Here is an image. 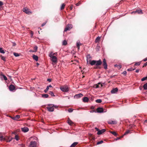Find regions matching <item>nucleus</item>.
Segmentation results:
<instances>
[{
	"label": "nucleus",
	"instance_id": "72a5a7b5",
	"mask_svg": "<svg viewBox=\"0 0 147 147\" xmlns=\"http://www.w3.org/2000/svg\"><path fill=\"white\" fill-rule=\"evenodd\" d=\"M143 87L144 90H147V83L145 84L144 85Z\"/></svg>",
	"mask_w": 147,
	"mask_h": 147
},
{
	"label": "nucleus",
	"instance_id": "bb28decb",
	"mask_svg": "<svg viewBox=\"0 0 147 147\" xmlns=\"http://www.w3.org/2000/svg\"><path fill=\"white\" fill-rule=\"evenodd\" d=\"M37 49H38L37 47L36 46H35L34 47V50H33L32 51V52H36L37 51Z\"/></svg>",
	"mask_w": 147,
	"mask_h": 147
},
{
	"label": "nucleus",
	"instance_id": "37998d69",
	"mask_svg": "<svg viewBox=\"0 0 147 147\" xmlns=\"http://www.w3.org/2000/svg\"><path fill=\"white\" fill-rule=\"evenodd\" d=\"M49 94L52 96H55V95H54L52 91H50Z\"/></svg>",
	"mask_w": 147,
	"mask_h": 147
},
{
	"label": "nucleus",
	"instance_id": "79ce46f5",
	"mask_svg": "<svg viewBox=\"0 0 147 147\" xmlns=\"http://www.w3.org/2000/svg\"><path fill=\"white\" fill-rule=\"evenodd\" d=\"M53 52H51V53H50L49 55V56L50 57H51L52 56H53Z\"/></svg>",
	"mask_w": 147,
	"mask_h": 147
},
{
	"label": "nucleus",
	"instance_id": "f704fd0d",
	"mask_svg": "<svg viewBox=\"0 0 147 147\" xmlns=\"http://www.w3.org/2000/svg\"><path fill=\"white\" fill-rule=\"evenodd\" d=\"M115 66L118 67L119 69H120L121 67V65H115Z\"/></svg>",
	"mask_w": 147,
	"mask_h": 147
},
{
	"label": "nucleus",
	"instance_id": "1a4fd4ad",
	"mask_svg": "<svg viewBox=\"0 0 147 147\" xmlns=\"http://www.w3.org/2000/svg\"><path fill=\"white\" fill-rule=\"evenodd\" d=\"M51 58V61L55 63H57V58L55 56H52Z\"/></svg>",
	"mask_w": 147,
	"mask_h": 147
},
{
	"label": "nucleus",
	"instance_id": "f257e3e1",
	"mask_svg": "<svg viewBox=\"0 0 147 147\" xmlns=\"http://www.w3.org/2000/svg\"><path fill=\"white\" fill-rule=\"evenodd\" d=\"M89 63L92 66L95 65L99 66L102 64V62L100 59L98 60H91L89 59Z\"/></svg>",
	"mask_w": 147,
	"mask_h": 147
},
{
	"label": "nucleus",
	"instance_id": "aec40b11",
	"mask_svg": "<svg viewBox=\"0 0 147 147\" xmlns=\"http://www.w3.org/2000/svg\"><path fill=\"white\" fill-rule=\"evenodd\" d=\"M32 57L36 61H37L38 60V57L37 56L34 55L32 56Z\"/></svg>",
	"mask_w": 147,
	"mask_h": 147
},
{
	"label": "nucleus",
	"instance_id": "3c124183",
	"mask_svg": "<svg viewBox=\"0 0 147 147\" xmlns=\"http://www.w3.org/2000/svg\"><path fill=\"white\" fill-rule=\"evenodd\" d=\"M1 59L4 61H5V57H4L1 56Z\"/></svg>",
	"mask_w": 147,
	"mask_h": 147
},
{
	"label": "nucleus",
	"instance_id": "9b49d317",
	"mask_svg": "<svg viewBox=\"0 0 147 147\" xmlns=\"http://www.w3.org/2000/svg\"><path fill=\"white\" fill-rule=\"evenodd\" d=\"M103 109L101 107H98L96 109L97 112L98 113H102L103 112Z\"/></svg>",
	"mask_w": 147,
	"mask_h": 147
},
{
	"label": "nucleus",
	"instance_id": "7c9ffc66",
	"mask_svg": "<svg viewBox=\"0 0 147 147\" xmlns=\"http://www.w3.org/2000/svg\"><path fill=\"white\" fill-rule=\"evenodd\" d=\"M65 5L64 3H63L61 7V10H62L64 9L65 6Z\"/></svg>",
	"mask_w": 147,
	"mask_h": 147
},
{
	"label": "nucleus",
	"instance_id": "f03ea898",
	"mask_svg": "<svg viewBox=\"0 0 147 147\" xmlns=\"http://www.w3.org/2000/svg\"><path fill=\"white\" fill-rule=\"evenodd\" d=\"M47 107H46L47 110L50 112H53L54 111V108H57L58 106L55 105L53 104H49L47 105Z\"/></svg>",
	"mask_w": 147,
	"mask_h": 147
},
{
	"label": "nucleus",
	"instance_id": "f3484780",
	"mask_svg": "<svg viewBox=\"0 0 147 147\" xmlns=\"http://www.w3.org/2000/svg\"><path fill=\"white\" fill-rule=\"evenodd\" d=\"M83 96L82 94H77L75 95L74 96V97L76 98H79L81 97H82Z\"/></svg>",
	"mask_w": 147,
	"mask_h": 147
},
{
	"label": "nucleus",
	"instance_id": "a19ab883",
	"mask_svg": "<svg viewBox=\"0 0 147 147\" xmlns=\"http://www.w3.org/2000/svg\"><path fill=\"white\" fill-rule=\"evenodd\" d=\"M135 69V68L134 69V68H130L129 69H127V71H130L134 70Z\"/></svg>",
	"mask_w": 147,
	"mask_h": 147
},
{
	"label": "nucleus",
	"instance_id": "6e6d98bb",
	"mask_svg": "<svg viewBox=\"0 0 147 147\" xmlns=\"http://www.w3.org/2000/svg\"><path fill=\"white\" fill-rule=\"evenodd\" d=\"M47 22H44L43 23H42V24L41 25V26H44L45 24H46Z\"/></svg>",
	"mask_w": 147,
	"mask_h": 147
},
{
	"label": "nucleus",
	"instance_id": "58836bf2",
	"mask_svg": "<svg viewBox=\"0 0 147 147\" xmlns=\"http://www.w3.org/2000/svg\"><path fill=\"white\" fill-rule=\"evenodd\" d=\"M67 44V41L65 40H64L63 42V45H66Z\"/></svg>",
	"mask_w": 147,
	"mask_h": 147
},
{
	"label": "nucleus",
	"instance_id": "b1692460",
	"mask_svg": "<svg viewBox=\"0 0 147 147\" xmlns=\"http://www.w3.org/2000/svg\"><path fill=\"white\" fill-rule=\"evenodd\" d=\"M49 95L47 94H42V96L43 98H47L49 97Z\"/></svg>",
	"mask_w": 147,
	"mask_h": 147
},
{
	"label": "nucleus",
	"instance_id": "ddd939ff",
	"mask_svg": "<svg viewBox=\"0 0 147 147\" xmlns=\"http://www.w3.org/2000/svg\"><path fill=\"white\" fill-rule=\"evenodd\" d=\"M15 87L12 84L10 85L9 87V90L11 91H13L15 90Z\"/></svg>",
	"mask_w": 147,
	"mask_h": 147
},
{
	"label": "nucleus",
	"instance_id": "cd10ccee",
	"mask_svg": "<svg viewBox=\"0 0 147 147\" xmlns=\"http://www.w3.org/2000/svg\"><path fill=\"white\" fill-rule=\"evenodd\" d=\"M77 47L78 48V49H80V46L82 45V44L80 43V42H77Z\"/></svg>",
	"mask_w": 147,
	"mask_h": 147
},
{
	"label": "nucleus",
	"instance_id": "dca6fc26",
	"mask_svg": "<svg viewBox=\"0 0 147 147\" xmlns=\"http://www.w3.org/2000/svg\"><path fill=\"white\" fill-rule=\"evenodd\" d=\"M108 122L110 124H114L117 123L115 121L109 120L108 121Z\"/></svg>",
	"mask_w": 147,
	"mask_h": 147
},
{
	"label": "nucleus",
	"instance_id": "bf43d9fd",
	"mask_svg": "<svg viewBox=\"0 0 147 147\" xmlns=\"http://www.w3.org/2000/svg\"><path fill=\"white\" fill-rule=\"evenodd\" d=\"M90 113L96 112V111L94 110H92L90 111Z\"/></svg>",
	"mask_w": 147,
	"mask_h": 147
},
{
	"label": "nucleus",
	"instance_id": "8fccbe9b",
	"mask_svg": "<svg viewBox=\"0 0 147 147\" xmlns=\"http://www.w3.org/2000/svg\"><path fill=\"white\" fill-rule=\"evenodd\" d=\"M103 142V141L102 140H101L100 141L97 142V144H101Z\"/></svg>",
	"mask_w": 147,
	"mask_h": 147
},
{
	"label": "nucleus",
	"instance_id": "473e14b6",
	"mask_svg": "<svg viewBox=\"0 0 147 147\" xmlns=\"http://www.w3.org/2000/svg\"><path fill=\"white\" fill-rule=\"evenodd\" d=\"M95 102L97 103H100L102 102V101L101 99H98L96 100Z\"/></svg>",
	"mask_w": 147,
	"mask_h": 147
},
{
	"label": "nucleus",
	"instance_id": "0eeeda50",
	"mask_svg": "<svg viewBox=\"0 0 147 147\" xmlns=\"http://www.w3.org/2000/svg\"><path fill=\"white\" fill-rule=\"evenodd\" d=\"M103 66L105 69H107V65L106 62V60L105 59H104L103 60Z\"/></svg>",
	"mask_w": 147,
	"mask_h": 147
},
{
	"label": "nucleus",
	"instance_id": "680f3d73",
	"mask_svg": "<svg viewBox=\"0 0 147 147\" xmlns=\"http://www.w3.org/2000/svg\"><path fill=\"white\" fill-rule=\"evenodd\" d=\"M139 69H137L136 71V73H138L139 72Z\"/></svg>",
	"mask_w": 147,
	"mask_h": 147
},
{
	"label": "nucleus",
	"instance_id": "4468645a",
	"mask_svg": "<svg viewBox=\"0 0 147 147\" xmlns=\"http://www.w3.org/2000/svg\"><path fill=\"white\" fill-rule=\"evenodd\" d=\"M22 131L24 132H26L29 131V129L26 127L21 128Z\"/></svg>",
	"mask_w": 147,
	"mask_h": 147
},
{
	"label": "nucleus",
	"instance_id": "0e129e2a",
	"mask_svg": "<svg viewBox=\"0 0 147 147\" xmlns=\"http://www.w3.org/2000/svg\"><path fill=\"white\" fill-rule=\"evenodd\" d=\"M16 44L15 43H13L12 46H16Z\"/></svg>",
	"mask_w": 147,
	"mask_h": 147
},
{
	"label": "nucleus",
	"instance_id": "ea45409f",
	"mask_svg": "<svg viewBox=\"0 0 147 147\" xmlns=\"http://www.w3.org/2000/svg\"><path fill=\"white\" fill-rule=\"evenodd\" d=\"M91 58V57L90 55H88L87 57V63L88 62V60H89Z\"/></svg>",
	"mask_w": 147,
	"mask_h": 147
},
{
	"label": "nucleus",
	"instance_id": "052dcab7",
	"mask_svg": "<svg viewBox=\"0 0 147 147\" xmlns=\"http://www.w3.org/2000/svg\"><path fill=\"white\" fill-rule=\"evenodd\" d=\"M143 61H147V58L144 59H143Z\"/></svg>",
	"mask_w": 147,
	"mask_h": 147
},
{
	"label": "nucleus",
	"instance_id": "a878e982",
	"mask_svg": "<svg viewBox=\"0 0 147 147\" xmlns=\"http://www.w3.org/2000/svg\"><path fill=\"white\" fill-rule=\"evenodd\" d=\"M12 134H14V135H15V138H19V136H18V135L16 133V132H13L12 133Z\"/></svg>",
	"mask_w": 147,
	"mask_h": 147
},
{
	"label": "nucleus",
	"instance_id": "13d9d810",
	"mask_svg": "<svg viewBox=\"0 0 147 147\" xmlns=\"http://www.w3.org/2000/svg\"><path fill=\"white\" fill-rule=\"evenodd\" d=\"M51 79H47V81L49 82H50L51 81Z\"/></svg>",
	"mask_w": 147,
	"mask_h": 147
},
{
	"label": "nucleus",
	"instance_id": "39448f33",
	"mask_svg": "<svg viewBox=\"0 0 147 147\" xmlns=\"http://www.w3.org/2000/svg\"><path fill=\"white\" fill-rule=\"evenodd\" d=\"M36 142L35 141L31 142L29 145V147H36L37 146Z\"/></svg>",
	"mask_w": 147,
	"mask_h": 147
},
{
	"label": "nucleus",
	"instance_id": "c756f323",
	"mask_svg": "<svg viewBox=\"0 0 147 147\" xmlns=\"http://www.w3.org/2000/svg\"><path fill=\"white\" fill-rule=\"evenodd\" d=\"M111 133L112 134L115 136H117V134L115 131H111Z\"/></svg>",
	"mask_w": 147,
	"mask_h": 147
},
{
	"label": "nucleus",
	"instance_id": "423d86ee",
	"mask_svg": "<svg viewBox=\"0 0 147 147\" xmlns=\"http://www.w3.org/2000/svg\"><path fill=\"white\" fill-rule=\"evenodd\" d=\"M23 10L24 12H25L27 14H29L31 13V12L29 11V9L26 7L24 8Z\"/></svg>",
	"mask_w": 147,
	"mask_h": 147
},
{
	"label": "nucleus",
	"instance_id": "9d476101",
	"mask_svg": "<svg viewBox=\"0 0 147 147\" xmlns=\"http://www.w3.org/2000/svg\"><path fill=\"white\" fill-rule=\"evenodd\" d=\"M137 13L139 14H142L143 13L141 9H136L135 11H133L131 13Z\"/></svg>",
	"mask_w": 147,
	"mask_h": 147
},
{
	"label": "nucleus",
	"instance_id": "412c9836",
	"mask_svg": "<svg viewBox=\"0 0 147 147\" xmlns=\"http://www.w3.org/2000/svg\"><path fill=\"white\" fill-rule=\"evenodd\" d=\"M67 123L70 125H71L74 124L73 122L69 118H68Z\"/></svg>",
	"mask_w": 147,
	"mask_h": 147
},
{
	"label": "nucleus",
	"instance_id": "c9c22d12",
	"mask_svg": "<svg viewBox=\"0 0 147 147\" xmlns=\"http://www.w3.org/2000/svg\"><path fill=\"white\" fill-rule=\"evenodd\" d=\"M101 68V67H100L98 66H96L94 67V69H100Z\"/></svg>",
	"mask_w": 147,
	"mask_h": 147
},
{
	"label": "nucleus",
	"instance_id": "e2e57ef3",
	"mask_svg": "<svg viewBox=\"0 0 147 147\" xmlns=\"http://www.w3.org/2000/svg\"><path fill=\"white\" fill-rule=\"evenodd\" d=\"M73 5H71V6H70V10H72L73 9Z\"/></svg>",
	"mask_w": 147,
	"mask_h": 147
},
{
	"label": "nucleus",
	"instance_id": "6e6552de",
	"mask_svg": "<svg viewBox=\"0 0 147 147\" xmlns=\"http://www.w3.org/2000/svg\"><path fill=\"white\" fill-rule=\"evenodd\" d=\"M12 138H0V141L9 142L11 141Z\"/></svg>",
	"mask_w": 147,
	"mask_h": 147
},
{
	"label": "nucleus",
	"instance_id": "09e8293b",
	"mask_svg": "<svg viewBox=\"0 0 147 147\" xmlns=\"http://www.w3.org/2000/svg\"><path fill=\"white\" fill-rule=\"evenodd\" d=\"M81 2L80 1L78 3H77L76 4V5L77 6H79L81 4Z\"/></svg>",
	"mask_w": 147,
	"mask_h": 147
},
{
	"label": "nucleus",
	"instance_id": "c85d7f7f",
	"mask_svg": "<svg viewBox=\"0 0 147 147\" xmlns=\"http://www.w3.org/2000/svg\"><path fill=\"white\" fill-rule=\"evenodd\" d=\"M20 117V116L19 115H16L15 117H14L13 119L15 120H17Z\"/></svg>",
	"mask_w": 147,
	"mask_h": 147
},
{
	"label": "nucleus",
	"instance_id": "6ab92c4d",
	"mask_svg": "<svg viewBox=\"0 0 147 147\" xmlns=\"http://www.w3.org/2000/svg\"><path fill=\"white\" fill-rule=\"evenodd\" d=\"M88 100V98L86 97H84L83 99V101L84 102H87Z\"/></svg>",
	"mask_w": 147,
	"mask_h": 147
},
{
	"label": "nucleus",
	"instance_id": "774afa93",
	"mask_svg": "<svg viewBox=\"0 0 147 147\" xmlns=\"http://www.w3.org/2000/svg\"><path fill=\"white\" fill-rule=\"evenodd\" d=\"M95 129L97 131H98V130H99V129L97 127H96L95 128Z\"/></svg>",
	"mask_w": 147,
	"mask_h": 147
},
{
	"label": "nucleus",
	"instance_id": "69168bd1",
	"mask_svg": "<svg viewBox=\"0 0 147 147\" xmlns=\"http://www.w3.org/2000/svg\"><path fill=\"white\" fill-rule=\"evenodd\" d=\"M49 87L48 86H47V88L46 89L48 91L49 90Z\"/></svg>",
	"mask_w": 147,
	"mask_h": 147
},
{
	"label": "nucleus",
	"instance_id": "a211bd4d",
	"mask_svg": "<svg viewBox=\"0 0 147 147\" xmlns=\"http://www.w3.org/2000/svg\"><path fill=\"white\" fill-rule=\"evenodd\" d=\"M118 90V89L117 88H115L112 89L111 90V92L112 93H115L117 92Z\"/></svg>",
	"mask_w": 147,
	"mask_h": 147
},
{
	"label": "nucleus",
	"instance_id": "5fc2aeb1",
	"mask_svg": "<svg viewBox=\"0 0 147 147\" xmlns=\"http://www.w3.org/2000/svg\"><path fill=\"white\" fill-rule=\"evenodd\" d=\"M127 72L126 71H124L123 73V74L125 76H126L127 74Z\"/></svg>",
	"mask_w": 147,
	"mask_h": 147
},
{
	"label": "nucleus",
	"instance_id": "2eb2a0df",
	"mask_svg": "<svg viewBox=\"0 0 147 147\" xmlns=\"http://www.w3.org/2000/svg\"><path fill=\"white\" fill-rule=\"evenodd\" d=\"M99 85H100L101 87L102 86V85L99 82L97 84H96L94 85L93 86V87L95 88H99L100 86H99Z\"/></svg>",
	"mask_w": 147,
	"mask_h": 147
},
{
	"label": "nucleus",
	"instance_id": "4d7b16f0",
	"mask_svg": "<svg viewBox=\"0 0 147 147\" xmlns=\"http://www.w3.org/2000/svg\"><path fill=\"white\" fill-rule=\"evenodd\" d=\"M147 66V62L145 63L143 66V67H146Z\"/></svg>",
	"mask_w": 147,
	"mask_h": 147
},
{
	"label": "nucleus",
	"instance_id": "20e7f679",
	"mask_svg": "<svg viewBox=\"0 0 147 147\" xmlns=\"http://www.w3.org/2000/svg\"><path fill=\"white\" fill-rule=\"evenodd\" d=\"M72 28V25L71 24H68L65 27L64 32H65L67 30H70Z\"/></svg>",
	"mask_w": 147,
	"mask_h": 147
},
{
	"label": "nucleus",
	"instance_id": "603ef678",
	"mask_svg": "<svg viewBox=\"0 0 147 147\" xmlns=\"http://www.w3.org/2000/svg\"><path fill=\"white\" fill-rule=\"evenodd\" d=\"M100 48V47L99 46H98V45H97L96 48V50L97 51H98L99 50Z\"/></svg>",
	"mask_w": 147,
	"mask_h": 147
},
{
	"label": "nucleus",
	"instance_id": "4be33fe9",
	"mask_svg": "<svg viewBox=\"0 0 147 147\" xmlns=\"http://www.w3.org/2000/svg\"><path fill=\"white\" fill-rule=\"evenodd\" d=\"M78 144V142H74L71 145L70 147H75Z\"/></svg>",
	"mask_w": 147,
	"mask_h": 147
},
{
	"label": "nucleus",
	"instance_id": "c03bdc74",
	"mask_svg": "<svg viewBox=\"0 0 147 147\" xmlns=\"http://www.w3.org/2000/svg\"><path fill=\"white\" fill-rule=\"evenodd\" d=\"M73 109L72 108H69L68 109V111L69 112H71L73 111Z\"/></svg>",
	"mask_w": 147,
	"mask_h": 147
},
{
	"label": "nucleus",
	"instance_id": "338daca9",
	"mask_svg": "<svg viewBox=\"0 0 147 147\" xmlns=\"http://www.w3.org/2000/svg\"><path fill=\"white\" fill-rule=\"evenodd\" d=\"M48 90H47L46 89H45V90H44V92H45V93H47V92Z\"/></svg>",
	"mask_w": 147,
	"mask_h": 147
},
{
	"label": "nucleus",
	"instance_id": "f8f14e48",
	"mask_svg": "<svg viewBox=\"0 0 147 147\" xmlns=\"http://www.w3.org/2000/svg\"><path fill=\"white\" fill-rule=\"evenodd\" d=\"M106 131V130L105 129H103L101 130H99L97 132V134L98 135H100L104 133Z\"/></svg>",
	"mask_w": 147,
	"mask_h": 147
},
{
	"label": "nucleus",
	"instance_id": "2f4dec72",
	"mask_svg": "<svg viewBox=\"0 0 147 147\" xmlns=\"http://www.w3.org/2000/svg\"><path fill=\"white\" fill-rule=\"evenodd\" d=\"M4 134L2 133H0V138H4V137H5L4 136Z\"/></svg>",
	"mask_w": 147,
	"mask_h": 147
},
{
	"label": "nucleus",
	"instance_id": "4c0bfd02",
	"mask_svg": "<svg viewBox=\"0 0 147 147\" xmlns=\"http://www.w3.org/2000/svg\"><path fill=\"white\" fill-rule=\"evenodd\" d=\"M13 54L16 57H18L20 55L18 53L15 52L13 53Z\"/></svg>",
	"mask_w": 147,
	"mask_h": 147
},
{
	"label": "nucleus",
	"instance_id": "a18cd8bd",
	"mask_svg": "<svg viewBox=\"0 0 147 147\" xmlns=\"http://www.w3.org/2000/svg\"><path fill=\"white\" fill-rule=\"evenodd\" d=\"M147 79V77H144L141 79V80L142 81H144V80H146Z\"/></svg>",
	"mask_w": 147,
	"mask_h": 147
},
{
	"label": "nucleus",
	"instance_id": "de8ad7c7",
	"mask_svg": "<svg viewBox=\"0 0 147 147\" xmlns=\"http://www.w3.org/2000/svg\"><path fill=\"white\" fill-rule=\"evenodd\" d=\"M140 62H137V63H135V65H134L135 66H138V65H140Z\"/></svg>",
	"mask_w": 147,
	"mask_h": 147
},
{
	"label": "nucleus",
	"instance_id": "e433bc0d",
	"mask_svg": "<svg viewBox=\"0 0 147 147\" xmlns=\"http://www.w3.org/2000/svg\"><path fill=\"white\" fill-rule=\"evenodd\" d=\"M0 53H5V52L3 50L2 48H0Z\"/></svg>",
	"mask_w": 147,
	"mask_h": 147
},
{
	"label": "nucleus",
	"instance_id": "7ed1b4c3",
	"mask_svg": "<svg viewBox=\"0 0 147 147\" xmlns=\"http://www.w3.org/2000/svg\"><path fill=\"white\" fill-rule=\"evenodd\" d=\"M60 88L61 91L64 92H67L69 90L68 87L67 85H64L61 86Z\"/></svg>",
	"mask_w": 147,
	"mask_h": 147
},
{
	"label": "nucleus",
	"instance_id": "393cba45",
	"mask_svg": "<svg viewBox=\"0 0 147 147\" xmlns=\"http://www.w3.org/2000/svg\"><path fill=\"white\" fill-rule=\"evenodd\" d=\"M130 131L129 130H127V131L125 132L123 136L129 134H130Z\"/></svg>",
	"mask_w": 147,
	"mask_h": 147
},
{
	"label": "nucleus",
	"instance_id": "49530a36",
	"mask_svg": "<svg viewBox=\"0 0 147 147\" xmlns=\"http://www.w3.org/2000/svg\"><path fill=\"white\" fill-rule=\"evenodd\" d=\"M2 76H3L4 80H7V78L4 75H2Z\"/></svg>",
	"mask_w": 147,
	"mask_h": 147
},
{
	"label": "nucleus",
	"instance_id": "864d4df0",
	"mask_svg": "<svg viewBox=\"0 0 147 147\" xmlns=\"http://www.w3.org/2000/svg\"><path fill=\"white\" fill-rule=\"evenodd\" d=\"M3 3L1 1H0V6L2 7V6L3 5Z\"/></svg>",
	"mask_w": 147,
	"mask_h": 147
},
{
	"label": "nucleus",
	"instance_id": "5701e85b",
	"mask_svg": "<svg viewBox=\"0 0 147 147\" xmlns=\"http://www.w3.org/2000/svg\"><path fill=\"white\" fill-rule=\"evenodd\" d=\"M100 37L99 36L97 37L96 38V39L95 40V42L97 43V42H99L100 40Z\"/></svg>",
	"mask_w": 147,
	"mask_h": 147
}]
</instances>
